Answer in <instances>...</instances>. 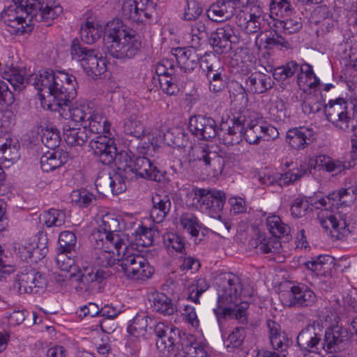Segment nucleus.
I'll return each mask as SVG.
<instances>
[{"label":"nucleus","instance_id":"obj_1","mask_svg":"<svg viewBox=\"0 0 357 357\" xmlns=\"http://www.w3.org/2000/svg\"><path fill=\"white\" fill-rule=\"evenodd\" d=\"M26 82L38 90L42 104L47 98L48 109L57 111L62 116L67 109L72 120L82 126L91 118L93 109L89 105L70 106L77 96V82L74 75L63 71L40 70L27 77Z\"/></svg>","mask_w":357,"mask_h":357},{"label":"nucleus","instance_id":"obj_2","mask_svg":"<svg viewBox=\"0 0 357 357\" xmlns=\"http://www.w3.org/2000/svg\"><path fill=\"white\" fill-rule=\"evenodd\" d=\"M14 4L1 13V20L13 34L31 32L33 22H49L63 11L56 0H13Z\"/></svg>","mask_w":357,"mask_h":357},{"label":"nucleus","instance_id":"obj_3","mask_svg":"<svg viewBox=\"0 0 357 357\" xmlns=\"http://www.w3.org/2000/svg\"><path fill=\"white\" fill-rule=\"evenodd\" d=\"M218 307L214 309L218 323L226 318L235 319L245 324L248 321L249 304L239 302L242 294V287L238 276L231 273L221 274L218 278Z\"/></svg>","mask_w":357,"mask_h":357},{"label":"nucleus","instance_id":"obj_4","mask_svg":"<svg viewBox=\"0 0 357 357\" xmlns=\"http://www.w3.org/2000/svg\"><path fill=\"white\" fill-rule=\"evenodd\" d=\"M357 197V188H342L329 193L328 196L319 200H314L312 205L320 211L317 213V220L326 230L333 229L340 234L344 235L348 231L346 220L340 213H335L339 206H349Z\"/></svg>","mask_w":357,"mask_h":357},{"label":"nucleus","instance_id":"obj_5","mask_svg":"<svg viewBox=\"0 0 357 357\" xmlns=\"http://www.w3.org/2000/svg\"><path fill=\"white\" fill-rule=\"evenodd\" d=\"M103 41L105 53L117 59H132L141 48L140 38L136 31L118 20L107 23Z\"/></svg>","mask_w":357,"mask_h":357},{"label":"nucleus","instance_id":"obj_6","mask_svg":"<svg viewBox=\"0 0 357 357\" xmlns=\"http://www.w3.org/2000/svg\"><path fill=\"white\" fill-rule=\"evenodd\" d=\"M127 243L126 248H122L119 265L116 266L117 272L123 273L124 275L133 280H146L151 278L154 268L150 265L148 260L142 255L137 254L132 248L128 247Z\"/></svg>","mask_w":357,"mask_h":357},{"label":"nucleus","instance_id":"obj_7","mask_svg":"<svg viewBox=\"0 0 357 357\" xmlns=\"http://www.w3.org/2000/svg\"><path fill=\"white\" fill-rule=\"evenodd\" d=\"M92 236L97 244L114 247L119 255L122 248H126L128 243V235L120 231L119 219L112 214L102 216L101 224Z\"/></svg>","mask_w":357,"mask_h":357},{"label":"nucleus","instance_id":"obj_8","mask_svg":"<svg viewBox=\"0 0 357 357\" xmlns=\"http://www.w3.org/2000/svg\"><path fill=\"white\" fill-rule=\"evenodd\" d=\"M70 54L73 59L80 63L86 74L93 79L106 71L105 59L98 56L95 50L88 48L77 38L71 43Z\"/></svg>","mask_w":357,"mask_h":357},{"label":"nucleus","instance_id":"obj_9","mask_svg":"<svg viewBox=\"0 0 357 357\" xmlns=\"http://www.w3.org/2000/svg\"><path fill=\"white\" fill-rule=\"evenodd\" d=\"M192 192L193 202L197 208L211 218H220L227 199L223 191L215 188H195Z\"/></svg>","mask_w":357,"mask_h":357},{"label":"nucleus","instance_id":"obj_10","mask_svg":"<svg viewBox=\"0 0 357 357\" xmlns=\"http://www.w3.org/2000/svg\"><path fill=\"white\" fill-rule=\"evenodd\" d=\"M119 160L123 162V167L133 178L139 176L151 181L161 182L164 173L160 172L153 162L147 157H137L132 160L126 152H122Z\"/></svg>","mask_w":357,"mask_h":357},{"label":"nucleus","instance_id":"obj_11","mask_svg":"<svg viewBox=\"0 0 357 357\" xmlns=\"http://www.w3.org/2000/svg\"><path fill=\"white\" fill-rule=\"evenodd\" d=\"M236 25L248 34L261 31L264 24V10L261 6H252L251 8L240 10L236 15Z\"/></svg>","mask_w":357,"mask_h":357},{"label":"nucleus","instance_id":"obj_12","mask_svg":"<svg viewBox=\"0 0 357 357\" xmlns=\"http://www.w3.org/2000/svg\"><path fill=\"white\" fill-rule=\"evenodd\" d=\"M243 136L249 144H258L264 137H266L267 140L278 138L279 132L276 128L261 119L247 120Z\"/></svg>","mask_w":357,"mask_h":357},{"label":"nucleus","instance_id":"obj_13","mask_svg":"<svg viewBox=\"0 0 357 357\" xmlns=\"http://www.w3.org/2000/svg\"><path fill=\"white\" fill-rule=\"evenodd\" d=\"M156 336L155 345L162 355H168L176 349V342L179 336V329L172 325L158 322L153 327Z\"/></svg>","mask_w":357,"mask_h":357},{"label":"nucleus","instance_id":"obj_14","mask_svg":"<svg viewBox=\"0 0 357 357\" xmlns=\"http://www.w3.org/2000/svg\"><path fill=\"white\" fill-rule=\"evenodd\" d=\"M308 172L306 165L300 167L293 168L288 172L281 174L278 172H264L259 174V181L261 184L270 186L278 185L280 187L289 185L304 176Z\"/></svg>","mask_w":357,"mask_h":357},{"label":"nucleus","instance_id":"obj_15","mask_svg":"<svg viewBox=\"0 0 357 357\" xmlns=\"http://www.w3.org/2000/svg\"><path fill=\"white\" fill-rule=\"evenodd\" d=\"M246 122V116L242 114L234 116L228 125L227 122H225L222 119L218 136L225 145L229 146L238 143L241 139Z\"/></svg>","mask_w":357,"mask_h":357},{"label":"nucleus","instance_id":"obj_16","mask_svg":"<svg viewBox=\"0 0 357 357\" xmlns=\"http://www.w3.org/2000/svg\"><path fill=\"white\" fill-rule=\"evenodd\" d=\"M234 28L232 25L225 24L213 31L208 38V42L214 52L218 54H227L231 50V43L236 39Z\"/></svg>","mask_w":357,"mask_h":357},{"label":"nucleus","instance_id":"obj_17","mask_svg":"<svg viewBox=\"0 0 357 357\" xmlns=\"http://www.w3.org/2000/svg\"><path fill=\"white\" fill-rule=\"evenodd\" d=\"M45 284V278L35 269L31 268L17 275L14 288L20 294H37Z\"/></svg>","mask_w":357,"mask_h":357},{"label":"nucleus","instance_id":"obj_18","mask_svg":"<svg viewBox=\"0 0 357 357\" xmlns=\"http://www.w3.org/2000/svg\"><path fill=\"white\" fill-rule=\"evenodd\" d=\"M189 128L191 132L200 139L208 140L219 134V127L215 121L202 115L191 118Z\"/></svg>","mask_w":357,"mask_h":357},{"label":"nucleus","instance_id":"obj_19","mask_svg":"<svg viewBox=\"0 0 357 357\" xmlns=\"http://www.w3.org/2000/svg\"><path fill=\"white\" fill-rule=\"evenodd\" d=\"M152 2L149 0H125L122 5L123 16L133 22H143L151 16L149 10Z\"/></svg>","mask_w":357,"mask_h":357},{"label":"nucleus","instance_id":"obj_20","mask_svg":"<svg viewBox=\"0 0 357 357\" xmlns=\"http://www.w3.org/2000/svg\"><path fill=\"white\" fill-rule=\"evenodd\" d=\"M196 160L203 163L207 172L213 176L220 175L224 169L225 159L215 151L208 147L199 146L195 150Z\"/></svg>","mask_w":357,"mask_h":357},{"label":"nucleus","instance_id":"obj_21","mask_svg":"<svg viewBox=\"0 0 357 357\" xmlns=\"http://www.w3.org/2000/svg\"><path fill=\"white\" fill-rule=\"evenodd\" d=\"M78 274L74 275L77 282H79V288L84 289L86 291H91V289L96 286V284L101 283L109 274L105 271L98 269L94 270L93 267H89L84 264H81L79 267Z\"/></svg>","mask_w":357,"mask_h":357},{"label":"nucleus","instance_id":"obj_22","mask_svg":"<svg viewBox=\"0 0 357 357\" xmlns=\"http://www.w3.org/2000/svg\"><path fill=\"white\" fill-rule=\"evenodd\" d=\"M349 340L346 328L335 326L328 328L325 332L323 348L328 352H337L343 349Z\"/></svg>","mask_w":357,"mask_h":357},{"label":"nucleus","instance_id":"obj_23","mask_svg":"<svg viewBox=\"0 0 357 357\" xmlns=\"http://www.w3.org/2000/svg\"><path fill=\"white\" fill-rule=\"evenodd\" d=\"M315 139L312 128L301 126L289 129L287 132V142L294 149H303Z\"/></svg>","mask_w":357,"mask_h":357},{"label":"nucleus","instance_id":"obj_24","mask_svg":"<svg viewBox=\"0 0 357 357\" xmlns=\"http://www.w3.org/2000/svg\"><path fill=\"white\" fill-rule=\"evenodd\" d=\"M317 300L313 291L304 284L294 285L290 289L289 307H307L312 305Z\"/></svg>","mask_w":357,"mask_h":357},{"label":"nucleus","instance_id":"obj_25","mask_svg":"<svg viewBox=\"0 0 357 357\" xmlns=\"http://www.w3.org/2000/svg\"><path fill=\"white\" fill-rule=\"evenodd\" d=\"M322 337V331L319 325L315 324L307 325L300 331L297 336V344L301 349L306 351H311L313 349H317Z\"/></svg>","mask_w":357,"mask_h":357},{"label":"nucleus","instance_id":"obj_26","mask_svg":"<svg viewBox=\"0 0 357 357\" xmlns=\"http://www.w3.org/2000/svg\"><path fill=\"white\" fill-rule=\"evenodd\" d=\"M177 63L185 73H190L199 65V54L194 46L174 49Z\"/></svg>","mask_w":357,"mask_h":357},{"label":"nucleus","instance_id":"obj_27","mask_svg":"<svg viewBox=\"0 0 357 357\" xmlns=\"http://www.w3.org/2000/svg\"><path fill=\"white\" fill-rule=\"evenodd\" d=\"M270 343L275 350L282 353L286 351L291 344L286 333L281 329L280 325L275 321L268 319L266 321Z\"/></svg>","mask_w":357,"mask_h":357},{"label":"nucleus","instance_id":"obj_28","mask_svg":"<svg viewBox=\"0 0 357 357\" xmlns=\"http://www.w3.org/2000/svg\"><path fill=\"white\" fill-rule=\"evenodd\" d=\"M153 320L144 312L137 314L128 326V332L136 337L149 338L153 332Z\"/></svg>","mask_w":357,"mask_h":357},{"label":"nucleus","instance_id":"obj_29","mask_svg":"<svg viewBox=\"0 0 357 357\" xmlns=\"http://www.w3.org/2000/svg\"><path fill=\"white\" fill-rule=\"evenodd\" d=\"M236 10L234 3L231 1H220L213 3L206 10L209 20L222 22L230 19Z\"/></svg>","mask_w":357,"mask_h":357},{"label":"nucleus","instance_id":"obj_30","mask_svg":"<svg viewBox=\"0 0 357 357\" xmlns=\"http://www.w3.org/2000/svg\"><path fill=\"white\" fill-rule=\"evenodd\" d=\"M114 247L106 248L96 242V251L94 253V263L100 268H111L117 272L116 266L119 265L120 258H116L113 251Z\"/></svg>","mask_w":357,"mask_h":357},{"label":"nucleus","instance_id":"obj_31","mask_svg":"<svg viewBox=\"0 0 357 357\" xmlns=\"http://www.w3.org/2000/svg\"><path fill=\"white\" fill-rule=\"evenodd\" d=\"M68 153L61 149L47 151L40 157V166L43 172L53 171L65 164Z\"/></svg>","mask_w":357,"mask_h":357},{"label":"nucleus","instance_id":"obj_32","mask_svg":"<svg viewBox=\"0 0 357 357\" xmlns=\"http://www.w3.org/2000/svg\"><path fill=\"white\" fill-rule=\"evenodd\" d=\"M153 207L151 210V218L156 223L163 221L169 212L171 202L166 195L155 194L152 197Z\"/></svg>","mask_w":357,"mask_h":357},{"label":"nucleus","instance_id":"obj_33","mask_svg":"<svg viewBox=\"0 0 357 357\" xmlns=\"http://www.w3.org/2000/svg\"><path fill=\"white\" fill-rule=\"evenodd\" d=\"M245 84L252 93H263L273 87V82L270 76L256 72L247 78Z\"/></svg>","mask_w":357,"mask_h":357},{"label":"nucleus","instance_id":"obj_34","mask_svg":"<svg viewBox=\"0 0 357 357\" xmlns=\"http://www.w3.org/2000/svg\"><path fill=\"white\" fill-rule=\"evenodd\" d=\"M63 132L65 141L70 146H82L91 138V136L89 135V130L86 128V126L74 128L69 125H66L63 126Z\"/></svg>","mask_w":357,"mask_h":357},{"label":"nucleus","instance_id":"obj_35","mask_svg":"<svg viewBox=\"0 0 357 357\" xmlns=\"http://www.w3.org/2000/svg\"><path fill=\"white\" fill-rule=\"evenodd\" d=\"M176 344L175 352L182 357L196 354L199 347L195 336L185 333L181 334L180 331Z\"/></svg>","mask_w":357,"mask_h":357},{"label":"nucleus","instance_id":"obj_36","mask_svg":"<svg viewBox=\"0 0 357 357\" xmlns=\"http://www.w3.org/2000/svg\"><path fill=\"white\" fill-rule=\"evenodd\" d=\"M350 108L346 112L337 114L334 122H331L336 128L344 132H350L357 127V104L350 105Z\"/></svg>","mask_w":357,"mask_h":357},{"label":"nucleus","instance_id":"obj_37","mask_svg":"<svg viewBox=\"0 0 357 357\" xmlns=\"http://www.w3.org/2000/svg\"><path fill=\"white\" fill-rule=\"evenodd\" d=\"M333 259L330 255H319L316 259L307 261L305 266L317 275L326 278L331 275Z\"/></svg>","mask_w":357,"mask_h":357},{"label":"nucleus","instance_id":"obj_38","mask_svg":"<svg viewBox=\"0 0 357 357\" xmlns=\"http://www.w3.org/2000/svg\"><path fill=\"white\" fill-rule=\"evenodd\" d=\"M153 309L164 315H172L176 312V307L171 298L162 293H154L149 297Z\"/></svg>","mask_w":357,"mask_h":357},{"label":"nucleus","instance_id":"obj_39","mask_svg":"<svg viewBox=\"0 0 357 357\" xmlns=\"http://www.w3.org/2000/svg\"><path fill=\"white\" fill-rule=\"evenodd\" d=\"M85 126L91 136L92 134L99 135L102 132L109 134L110 123L107 118L94 111L92 112L91 118H89L84 126Z\"/></svg>","mask_w":357,"mask_h":357},{"label":"nucleus","instance_id":"obj_40","mask_svg":"<svg viewBox=\"0 0 357 357\" xmlns=\"http://www.w3.org/2000/svg\"><path fill=\"white\" fill-rule=\"evenodd\" d=\"M118 172L112 174V181L111 185V191L113 195H118L124 192L126 189V181H131L133 176H130L125 167L123 162L119 161V164L116 165Z\"/></svg>","mask_w":357,"mask_h":357},{"label":"nucleus","instance_id":"obj_41","mask_svg":"<svg viewBox=\"0 0 357 357\" xmlns=\"http://www.w3.org/2000/svg\"><path fill=\"white\" fill-rule=\"evenodd\" d=\"M79 34L84 43L93 44L101 37L102 28L97 23L86 20L81 25Z\"/></svg>","mask_w":357,"mask_h":357},{"label":"nucleus","instance_id":"obj_42","mask_svg":"<svg viewBox=\"0 0 357 357\" xmlns=\"http://www.w3.org/2000/svg\"><path fill=\"white\" fill-rule=\"evenodd\" d=\"M354 105V102H348L343 98L331 100L324 107L326 118L329 122H334L337 119H336L337 114L346 112L349 109H351L350 105Z\"/></svg>","mask_w":357,"mask_h":357},{"label":"nucleus","instance_id":"obj_43","mask_svg":"<svg viewBox=\"0 0 357 357\" xmlns=\"http://www.w3.org/2000/svg\"><path fill=\"white\" fill-rule=\"evenodd\" d=\"M256 241V248L263 253H280L282 250V244L278 238L266 237L264 234H259Z\"/></svg>","mask_w":357,"mask_h":357},{"label":"nucleus","instance_id":"obj_44","mask_svg":"<svg viewBox=\"0 0 357 357\" xmlns=\"http://www.w3.org/2000/svg\"><path fill=\"white\" fill-rule=\"evenodd\" d=\"M266 225L270 234L273 237L280 238L288 236L290 233V227L283 222L280 216L276 215H269L266 218Z\"/></svg>","mask_w":357,"mask_h":357},{"label":"nucleus","instance_id":"obj_45","mask_svg":"<svg viewBox=\"0 0 357 357\" xmlns=\"http://www.w3.org/2000/svg\"><path fill=\"white\" fill-rule=\"evenodd\" d=\"M320 12L323 18L322 20L315 21V24L318 26V28L316 29V34L317 36H324L333 31L336 22L333 19L330 11L326 6L321 7Z\"/></svg>","mask_w":357,"mask_h":357},{"label":"nucleus","instance_id":"obj_46","mask_svg":"<svg viewBox=\"0 0 357 357\" xmlns=\"http://www.w3.org/2000/svg\"><path fill=\"white\" fill-rule=\"evenodd\" d=\"M179 222L183 229L189 233L192 237L198 236L202 224L195 214L185 213L181 215Z\"/></svg>","mask_w":357,"mask_h":357},{"label":"nucleus","instance_id":"obj_47","mask_svg":"<svg viewBox=\"0 0 357 357\" xmlns=\"http://www.w3.org/2000/svg\"><path fill=\"white\" fill-rule=\"evenodd\" d=\"M123 129L125 134L141 139L146 135V131L142 123L137 120L135 114H131L123 122Z\"/></svg>","mask_w":357,"mask_h":357},{"label":"nucleus","instance_id":"obj_48","mask_svg":"<svg viewBox=\"0 0 357 357\" xmlns=\"http://www.w3.org/2000/svg\"><path fill=\"white\" fill-rule=\"evenodd\" d=\"M122 152L117 153V149L114 141L104 147L100 151L96 152L94 155L98 161L105 165H109L115 162L116 165L119 164V157Z\"/></svg>","mask_w":357,"mask_h":357},{"label":"nucleus","instance_id":"obj_49","mask_svg":"<svg viewBox=\"0 0 357 357\" xmlns=\"http://www.w3.org/2000/svg\"><path fill=\"white\" fill-rule=\"evenodd\" d=\"M70 197L73 203L82 208H87L95 205L96 202V197L86 189L73 190Z\"/></svg>","mask_w":357,"mask_h":357},{"label":"nucleus","instance_id":"obj_50","mask_svg":"<svg viewBox=\"0 0 357 357\" xmlns=\"http://www.w3.org/2000/svg\"><path fill=\"white\" fill-rule=\"evenodd\" d=\"M24 70L13 67L4 70L3 77L9 82L15 91H20L24 88Z\"/></svg>","mask_w":357,"mask_h":357},{"label":"nucleus","instance_id":"obj_51","mask_svg":"<svg viewBox=\"0 0 357 357\" xmlns=\"http://www.w3.org/2000/svg\"><path fill=\"white\" fill-rule=\"evenodd\" d=\"M245 337V331L243 327H236L225 340L224 344L228 351H234L241 349Z\"/></svg>","mask_w":357,"mask_h":357},{"label":"nucleus","instance_id":"obj_52","mask_svg":"<svg viewBox=\"0 0 357 357\" xmlns=\"http://www.w3.org/2000/svg\"><path fill=\"white\" fill-rule=\"evenodd\" d=\"M66 213L63 211L51 208L45 211L42 220L47 227H61L66 222Z\"/></svg>","mask_w":357,"mask_h":357},{"label":"nucleus","instance_id":"obj_53","mask_svg":"<svg viewBox=\"0 0 357 357\" xmlns=\"http://www.w3.org/2000/svg\"><path fill=\"white\" fill-rule=\"evenodd\" d=\"M299 65L294 61L273 69V77L277 81H284L298 72Z\"/></svg>","mask_w":357,"mask_h":357},{"label":"nucleus","instance_id":"obj_54","mask_svg":"<svg viewBox=\"0 0 357 357\" xmlns=\"http://www.w3.org/2000/svg\"><path fill=\"white\" fill-rule=\"evenodd\" d=\"M0 146H3L2 157L5 160L15 162L20 158V145L17 142L10 138H4L3 143H1Z\"/></svg>","mask_w":357,"mask_h":357},{"label":"nucleus","instance_id":"obj_55","mask_svg":"<svg viewBox=\"0 0 357 357\" xmlns=\"http://www.w3.org/2000/svg\"><path fill=\"white\" fill-rule=\"evenodd\" d=\"M41 141L46 147L54 150L59 147L61 142V135L59 130L52 127L43 129Z\"/></svg>","mask_w":357,"mask_h":357},{"label":"nucleus","instance_id":"obj_56","mask_svg":"<svg viewBox=\"0 0 357 357\" xmlns=\"http://www.w3.org/2000/svg\"><path fill=\"white\" fill-rule=\"evenodd\" d=\"M59 248L60 252H68L70 254H75V245L77 238L74 233L64 231L60 233L59 237Z\"/></svg>","mask_w":357,"mask_h":357},{"label":"nucleus","instance_id":"obj_57","mask_svg":"<svg viewBox=\"0 0 357 357\" xmlns=\"http://www.w3.org/2000/svg\"><path fill=\"white\" fill-rule=\"evenodd\" d=\"M153 230L139 226L135 231V241L137 246L149 247L153 242Z\"/></svg>","mask_w":357,"mask_h":357},{"label":"nucleus","instance_id":"obj_58","mask_svg":"<svg viewBox=\"0 0 357 357\" xmlns=\"http://www.w3.org/2000/svg\"><path fill=\"white\" fill-rule=\"evenodd\" d=\"M208 287L205 279L199 278L197 280L188 287L189 295L188 298L196 304L199 303V296L208 289Z\"/></svg>","mask_w":357,"mask_h":357},{"label":"nucleus","instance_id":"obj_59","mask_svg":"<svg viewBox=\"0 0 357 357\" xmlns=\"http://www.w3.org/2000/svg\"><path fill=\"white\" fill-rule=\"evenodd\" d=\"M119 314V311L116 307L106 305L100 309L99 317H105L104 319L100 321V325L102 331L107 333H110L114 331L112 327L107 328L106 325L109 319H114Z\"/></svg>","mask_w":357,"mask_h":357},{"label":"nucleus","instance_id":"obj_60","mask_svg":"<svg viewBox=\"0 0 357 357\" xmlns=\"http://www.w3.org/2000/svg\"><path fill=\"white\" fill-rule=\"evenodd\" d=\"M75 254H70L68 252H60L58 250L55 259L57 267L62 271L69 272L75 266ZM78 263V259L76 261Z\"/></svg>","mask_w":357,"mask_h":357},{"label":"nucleus","instance_id":"obj_61","mask_svg":"<svg viewBox=\"0 0 357 357\" xmlns=\"http://www.w3.org/2000/svg\"><path fill=\"white\" fill-rule=\"evenodd\" d=\"M22 254L24 255L25 259L27 258L33 259L35 261L43 259L47 252V248L43 246L40 248L38 245L34 247L32 244H28L27 245L22 246L20 248Z\"/></svg>","mask_w":357,"mask_h":357},{"label":"nucleus","instance_id":"obj_62","mask_svg":"<svg viewBox=\"0 0 357 357\" xmlns=\"http://www.w3.org/2000/svg\"><path fill=\"white\" fill-rule=\"evenodd\" d=\"M290 3L287 0H271L270 10L272 15L287 17L291 13Z\"/></svg>","mask_w":357,"mask_h":357},{"label":"nucleus","instance_id":"obj_63","mask_svg":"<svg viewBox=\"0 0 357 357\" xmlns=\"http://www.w3.org/2000/svg\"><path fill=\"white\" fill-rule=\"evenodd\" d=\"M112 174L109 172H102L99 174L95 181V185L97 190L102 194L109 193L111 191Z\"/></svg>","mask_w":357,"mask_h":357},{"label":"nucleus","instance_id":"obj_64","mask_svg":"<svg viewBox=\"0 0 357 357\" xmlns=\"http://www.w3.org/2000/svg\"><path fill=\"white\" fill-rule=\"evenodd\" d=\"M202 8L195 0H188L184 9L183 19L187 21L195 20L202 13Z\"/></svg>","mask_w":357,"mask_h":357}]
</instances>
